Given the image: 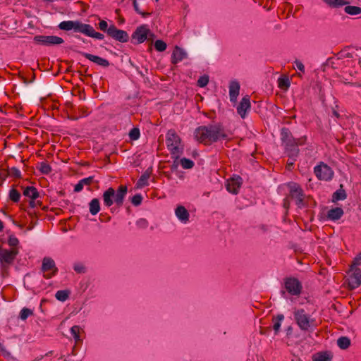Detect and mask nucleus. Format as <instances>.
Instances as JSON below:
<instances>
[{"instance_id": "f03ea898", "label": "nucleus", "mask_w": 361, "mask_h": 361, "mask_svg": "<svg viewBox=\"0 0 361 361\" xmlns=\"http://www.w3.org/2000/svg\"><path fill=\"white\" fill-rule=\"evenodd\" d=\"M127 192L128 188L124 185H121L116 190L111 187L109 188L102 195L104 206L110 207L115 204L118 207H122Z\"/></svg>"}, {"instance_id": "a19ab883", "label": "nucleus", "mask_w": 361, "mask_h": 361, "mask_svg": "<svg viewBox=\"0 0 361 361\" xmlns=\"http://www.w3.org/2000/svg\"><path fill=\"white\" fill-rule=\"evenodd\" d=\"M33 314V311L29 308L23 307L20 312L19 317L22 320H25L28 317Z\"/></svg>"}, {"instance_id": "7ed1b4c3", "label": "nucleus", "mask_w": 361, "mask_h": 361, "mask_svg": "<svg viewBox=\"0 0 361 361\" xmlns=\"http://www.w3.org/2000/svg\"><path fill=\"white\" fill-rule=\"evenodd\" d=\"M293 316L300 330L304 331H313L316 329V320L312 318L304 309L295 310Z\"/></svg>"}, {"instance_id": "c756f323", "label": "nucleus", "mask_w": 361, "mask_h": 361, "mask_svg": "<svg viewBox=\"0 0 361 361\" xmlns=\"http://www.w3.org/2000/svg\"><path fill=\"white\" fill-rule=\"evenodd\" d=\"M337 345L341 349L345 350L350 345V340L348 337L341 336L337 340Z\"/></svg>"}, {"instance_id": "c9c22d12", "label": "nucleus", "mask_w": 361, "mask_h": 361, "mask_svg": "<svg viewBox=\"0 0 361 361\" xmlns=\"http://www.w3.org/2000/svg\"><path fill=\"white\" fill-rule=\"evenodd\" d=\"M324 1L332 8H338L346 4L344 0H324Z\"/></svg>"}, {"instance_id": "13d9d810", "label": "nucleus", "mask_w": 361, "mask_h": 361, "mask_svg": "<svg viewBox=\"0 0 361 361\" xmlns=\"http://www.w3.org/2000/svg\"><path fill=\"white\" fill-rule=\"evenodd\" d=\"M39 204V202H36L35 200L31 199V200L30 201V206L32 208L35 207Z\"/></svg>"}, {"instance_id": "ddd939ff", "label": "nucleus", "mask_w": 361, "mask_h": 361, "mask_svg": "<svg viewBox=\"0 0 361 361\" xmlns=\"http://www.w3.org/2000/svg\"><path fill=\"white\" fill-rule=\"evenodd\" d=\"M290 196L292 197V198H293L295 200L296 204L299 207H303L304 206V201H303L304 194H303L302 190L300 188V187L296 183H293L290 186Z\"/></svg>"}, {"instance_id": "20e7f679", "label": "nucleus", "mask_w": 361, "mask_h": 361, "mask_svg": "<svg viewBox=\"0 0 361 361\" xmlns=\"http://www.w3.org/2000/svg\"><path fill=\"white\" fill-rule=\"evenodd\" d=\"M166 142L172 157L178 159L183 152L181 140L174 130H169L166 133Z\"/></svg>"}, {"instance_id": "9d476101", "label": "nucleus", "mask_w": 361, "mask_h": 361, "mask_svg": "<svg viewBox=\"0 0 361 361\" xmlns=\"http://www.w3.org/2000/svg\"><path fill=\"white\" fill-rule=\"evenodd\" d=\"M149 34H150V30L147 25L139 26L132 35V42L133 44H141L146 40Z\"/></svg>"}, {"instance_id": "cd10ccee", "label": "nucleus", "mask_w": 361, "mask_h": 361, "mask_svg": "<svg viewBox=\"0 0 361 361\" xmlns=\"http://www.w3.org/2000/svg\"><path fill=\"white\" fill-rule=\"evenodd\" d=\"M23 195L32 200H36L39 196L37 190L32 186H28L25 188L23 191Z\"/></svg>"}, {"instance_id": "6e6552de", "label": "nucleus", "mask_w": 361, "mask_h": 361, "mask_svg": "<svg viewBox=\"0 0 361 361\" xmlns=\"http://www.w3.org/2000/svg\"><path fill=\"white\" fill-rule=\"evenodd\" d=\"M316 176L319 180H330L334 176V171L327 164L322 163L314 169Z\"/></svg>"}, {"instance_id": "6e6d98bb", "label": "nucleus", "mask_w": 361, "mask_h": 361, "mask_svg": "<svg viewBox=\"0 0 361 361\" xmlns=\"http://www.w3.org/2000/svg\"><path fill=\"white\" fill-rule=\"evenodd\" d=\"M294 63L297 69H298L302 73L305 72V66L300 61L296 60Z\"/></svg>"}, {"instance_id": "052dcab7", "label": "nucleus", "mask_w": 361, "mask_h": 361, "mask_svg": "<svg viewBox=\"0 0 361 361\" xmlns=\"http://www.w3.org/2000/svg\"><path fill=\"white\" fill-rule=\"evenodd\" d=\"M333 114H334V115L335 116H336V117H338V116H339V115H338V114L336 111H333Z\"/></svg>"}, {"instance_id": "b1692460", "label": "nucleus", "mask_w": 361, "mask_h": 361, "mask_svg": "<svg viewBox=\"0 0 361 361\" xmlns=\"http://www.w3.org/2000/svg\"><path fill=\"white\" fill-rule=\"evenodd\" d=\"M281 140L282 141L283 145L288 144L290 145L291 142L296 140L293 137L290 130L286 128H283L281 131Z\"/></svg>"}, {"instance_id": "680f3d73", "label": "nucleus", "mask_w": 361, "mask_h": 361, "mask_svg": "<svg viewBox=\"0 0 361 361\" xmlns=\"http://www.w3.org/2000/svg\"><path fill=\"white\" fill-rule=\"evenodd\" d=\"M6 176V175L0 174V178H2L3 180L5 179Z\"/></svg>"}, {"instance_id": "c85d7f7f", "label": "nucleus", "mask_w": 361, "mask_h": 361, "mask_svg": "<svg viewBox=\"0 0 361 361\" xmlns=\"http://www.w3.org/2000/svg\"><path fill=\"white\" fill-rule=\"evenodd\" d=\"M283 319L284 316L282 314H279L276 317L273 318V329L274 330L275 334H277L279 332L281 323Z\"/></svg>"}, {"instance_id": "4be33fe9", "label": "nucleus", "mask_w": 361, "mask_h": 361, "mask_svg": "<svg viewBox=\"0 0 361 361\" xmlns=\"http://www.w3.org/2000/svg\"><path fill=\"white\" fill-rule=\"evenodd\" d=\"M344 212L343 209L340 207H335L328 211L327 218L332 221L340 219L343 215Z\"/></svg>"}, {"instance_id": "79ce46f5", "label": "nucleus", "mask_w": 361, "mask_h": 361, "mask_svg": "<svg viewBox=\"0 0 361 361\" xmlns=\"http://www.w3.org/2000/svg\"><path fill=\"white\" fill-rule=\"evenodd\" d=\"M166 44L161 39H158L154 42V47L158 51H164L166 49Z\"/></svg>"}, {"instance_id": "f3484780", "label": "nucleus", "mask_w": 361, "mask_h": 361, "mask_svg": "<svg viewBox=\"0 0 361 361\" xmlns=\"http://www.w3.org/2000/svg\"><path fill=\"white\" fill-rule=\"evenodd\" d=\"M303 142H302V139H298L293 142H290V145L288 144L284 145L286 152L287 153L288 157H297L299 154L298 145H302Z\"/></svg>"}, {"instance_id": "9b49d317", "label": "nucleus", "mask_w": 361, "mask_h": 361, "mask_svg": "<svg viewBox=\"0 0 361 361\" xmlns=\"http://www.w3.org/2000/svg\"><path fill=\"white\" fill-rule=\"evenodd\" d=\"M351 274L348 279V287L353 290L358 288L361 285V269L357 267H350Z\"/></svg>"}, {"instance_id": "e2e57ef3", "label": "nucleus", "mask_w": 361, "mask_h": 361, "mask_svg": "<svg viewBox=\"0 0 361 361\" xmlns=\"http://www.w3.org/2000/svg\"><path fill=\"white\" fill-rule=\"evenodd\" d=\"M41 358H42V357H40V358H38V357H37V358L35 359L33 361H38V360H39Z\"/></svg>"}, {"instance_id": "1a4fd4ad", "label": "nucleus", "mask_w": 361, "mask_h": 361, "mask_svg": "<svg viewBox=\"0 0 361 361\" xmlns=\"http://www.w3.org/2000/svg\"><path fill=\"white\" fill-rule=\"evenodd\" d=\"M18 252V250L3 249L0 255V262L1 268L5 269L13 264Z\"/></svg>"}, {"instance_id": "393cba45", "label": "nucleus", "mask_w": 361, "mask_h": 361, "mask_svg": "<svg viewBox=\"0 0 361 361\" xmlns=\"http://www.w3.org/2000/svg\"><path fill=\"white\" fill-rule=\"evenodd\" d=\"M333 355L329 351L319 352L312 356V361H331Z\"/></svg>"}, {"instance_id": "ea45409f", "label": "nucleus", "mask_w": 361, "mask_h": 361, "mask_svg": "<svg viewBox=\"0 0 361 361\" xmlns=\"http://www.w3.org/2000/svg\"><path fill=\"white\" fill-rule=\"evenodd\" d=\"M9 198L14 202H18L20 198V193L16 189L12 188L9 191Z\"/></svg>"}, {"instance_id": "aec40b11", "label": "nucleus", "mask_w": 361, "mask_h": 361, "mask_svg": "<svg viewBox=\"0 0 361 361\" xmlns=\"http://www.w3.org/2000/svg\"><path fill=\"white\" fill-rule=\"evenodd\" d=\"M175 215L183 224H185L189 221L190 214L186 208L182 205H178L175 209Z\"/></svg>"}, {"instance_id": "37998d69", "label": "nucleus", "mask_w": 361, "mask_h": 361, "mask_svg": "<svg viewBox=\"0 0 361 361\" xmlns=\"http://www.w3.org/2000/svg\"><path fill=\"white\" fill-rule=\"evenodd\" d=\"M140 130L137 128H133L129 133V137L132 140H136L140 137Z\"/></svg>"}, {"instance_id": "bf43d9fd", "label": "nucleus", "mask_w": 361, "mask_h": 361, "mask_svg": "<svg viewBox=\"0 0 361 361\" xmlns=\"http://www.w3.org/2000/svg\"><path fill=\"white\" fill-rule=\"evenodd\" d=\"M4 224L3 222L0 220V232L4 230Z\"/></svg>"}, {"instance_id": "58836bf2", "label": "nucleus", "mask_w": 361, "mask_h": 361, "mask_svg": "<svg viewBox=\"0 0 361 361\" xmlns=\"http://www.w3.org/2000/svg\"><path fill=\"white\" fill-rule=\"evenodd\" d=\"M71 334L72 336L74 338L75 342H78L80 341V326L78 325H75L71 329Z\"/></svg>"}, {"instance_id": "a211bd4d", "label": "nucleus", "mask_w": 361, "mask_h": 361, "mask_svg": "<svg viewBox=\"0 0 361 361\" xmlns=\"http://www.w3.org/2000/svg\"><path fill=\"white\" fill-rule=\"evenodd\" d=\"M83 56H85L88 60L94 62V63L102 66V67H108L109 66V62L108 60L103 59L100 56H95L91 54L85 53V52H79Z\"/></svg>"}, {"instance_id": "2f4dec72", "label": "nucleus", "mask_w": 361, "mask_h": 361, "mask_svg": "<svg viewBox=\"0 0 361 361\" xmlns=\"http://www.w3.org/2000/svg\"><path fill=\"white\" fill-rule=\"evenodd\" d=\"M149 178V175L147 173H144L138 179L136 187L137 188H142L148 185V179Z\"/></svg>"}, {"instance_id": "39448f33", "label": "nucleus", "mask_w": 361, "mask_h": 361, "mask_svg": "<svg viewBox=\"0 0 361 361\" xmlns=\"http://www.w3.org/2000/svg\"><path fill=\"white\" fill-rule=\"evenodd\" d=\"M284 288L281 290V294L283 298H288V294L293 296H298L302 291V284L298 279L293 277H288L284 279Z\"/></svg>"}, {"instance_id": "f8f14e48", "label": "nucleus", "mask_w": 361, "mask_h": 361, "mask_svg": "<svg viewBox=\"0 0 361 361\" xmlns=\"http://www.w3.org/2000/svg\"><path fill=\"white\" fill-rule=\"evenodd\" d=\"M109 36L114 39L124 43L129 40V35L125 30L118 29L115 25H110V30H109Z\"/></svg>"}, {"instance_id": "2eb2a0df", "label": "nucleus", "mask_w": 361, "mask_h": 361, "mask_svg": "<svg viewBox=\"0 0 361 361\" xmlns=\"http://www.w3.org/2000/svg\"><path fill=\"white\" fill-rule=\"evenodd\" d=\"M251 104L250 97L246 95L243 97L237 106V112L242 118H245L247 114L250 111Z\"/></svg>"}, {"instance_id": "4468645a", "label": "nucleus", "mask_w": 361, "mask_h": 361, "mask_svg": "<svg viewBox=\"0 0 361 361\" xmlns=\"http://www.w3.org/2000/svg\"><path fill=\"white\" fill-rule=\"evenodd\" d=\"M41 270L43 272L52 271L53 273L51 274L44 275V277L47 279H50L53 275H55L57 273L58 268L56 267L55 262L52 258L49 257H45L42 259Z\"/></svg>"}, {"instance_id": "6ab92c4d", "label": "nucleus", "mask_w": 361, "mask_h": 361, "mask_svg": "<svg viewBox=\"0 0 361 361\" xmlns=\"http://www.w3.org/2000/svg\"><path fill=\"white\" fill-rule=\"evenodd\" d=\"M229 97L231 102H236L240 92V83L237 80H231L229 83Z\"/></svg>"}, {"instance_id": "a878e982", "label": "nucleus", "mask_w": 361, "mask_h": 361, "mask_svg": "<svg viewBox=\"0 0 361 361\" xmlns=\"http://www.w3.org/2000/svg\"><path fill=\"white\" fill-rule=\"evenodd\" d=\"M93 179V176H89L87 178L80 180L79 182L75 185L74 191L75 192H80L83 189L84 186L90 185L92 183Z\"/></svg>"}, {"instance_id": "423d86ee", "label": "nucleus", "mask_w": 361, "mask_h": 361, "mask_svg": "<svg viewBox=\"0 0 361 361\" xmlns=\"http://www.w3.org/2000/svg\"><path fill=\"white\" fill-rule=\"evenodd\" d=\"M87 24L82 23L79 20H66L62 21L59 25V28L61 30H73L75 32H80L84 35Z\"/></svg>"}, {"instance_id": "3c124183", "label": "nucleus", "mask_w": 361, "mask_h": 361, "mask_svg": "<svg viewBox=\"0 0 361 361\" xmlns=\"http://www.w3.org/2000/svg\"><path fill=\"white\" fill-rule=\"evenodd\" d=\"M136 225L140 228H145L148 226V222L145 219H140L139 220L137 221Z\"/></svg>"}, {"instance_id": "72a5a7b5", "label": "nucleus", "mask_w": 361, "mask_h": 361, "mask_svg": "<svg viewBox=\"0 0 361 361\" xmlns=\"http://www.w3.org/2000/svg\"><path fill=\"white\" fill-rule=\"evenodd\" d=\"M69 294L70 292L68 290H60L56 293L55 297L58 300L65 302L66 300H68Z\"/></svg>"}, {"instance_id": "bb28decb", "label": "nucleus", "mask_w": 361, "mask_h": 361, "mask_svg": "<svg viewBox=\"0 0 361 361\" xmlns=\"http://www.w3.org/2000/svg\"><path fill=\"white\" fill-rule=\"evenodd\" d=\"M100 203L97 198L92 199L89 203V210L92 215L97 214L100 211Z\"/></svg>"}, {"instance_id": "c03bdc74", "label": "nucleus", "mask_w": 361, "mask_h": 361, "mask_svg": "<svg viewBox=\"0 0 361 361\" xmlns=\"http://www.w3.org/2000/svg\"><path fill=\"white\" fill-rule=\"evenodd\" d=\"M8 175L15 178H20L21 172L18 168L12 167L8 169Z\"/></svg>"}, {"instance_id": "f257e3e1", "label": "nucleus", "mask_w": 361, "mask_h": 361, "mask_svg": "<svg viewBox=\"0 0 361 361\" xmlns=\"http://www.w3.org/2000/svg\"><path fill=\"white\" fill-rule=\"evenodd\" d=\"M194 136L197 142L206 145L221 140H228V135L219 123L197 128L195 130Z\"/></svg>"}, {"instance_id": "4c0bfd02", "label": "nucleus", "mask_w": 361, "mask_h": 361, "mask_svg": "<svg viewBox=\"0 0 361 361\" xmlns=\"http://www.w3.org/2000/svg\"><path fill=\"white\" fill-rule=\"evenodd\" d=\"M180 164L185 169H190L194 166V162L191 159L187 158L180 159Z\"/></svg>"}, {"instance_id": "603ef678", "label": "nucleus", "mask_w": 361, "mask_h": 361, "mask_svg": "<svg viewBox=\"0 0 361 361\" xmlns=\"http://www.w3.org/2000/svg\"><path fill=\"white\" fill-rule=\"evenodd\" d=\"M361 264V252L359 253L353 259L351 267H357Z\"/></svg>"}, {"instance_id": "864d4df0", "label": "nucleus", "mask_w": 361, "mask_h": 361, "mask_svg": "<svg viewBox=\"0 0 361 361\" xmlns=\"http://www.w3.org/2000/svg\"><path fill=\"white\" fill-rule=\"evenodd\" d=\"M18 239L14 236H10L8 238V245L12 247H15L18 244Z\"/></svg>"}, {"instance_id": "09e8293b", "label": "nucleus", "mask_w": 361, "mask_h": 361, "mask_svg": "<svg viewBox=\"0 0 361 361\" xmlns=\"http://www.w3.org/2000/svg\"><path fill=\"white\" fill-rule=\"evenodd\" d=\"M133 1V5L134 7L135 11L140 15L142 16L143 17H147L149 15L148 13L142 12L138 6L137 0H131Z\"/></svg>"}, {"instance_id": "f704fd0d", "label": "nucleus", "mask_w": 361, "mask_h": 361, "mask_svg": "<svg viewBox=\"0 0 361 361\" xmlns=\"http://www.w3.org/2000/svg\"><path fill=\"white\" fill-rule=\"evenodd\" d=\"M332 197L334 202L343 200L346 198V193L344 190L339 189L337 190L335 192H334Z\"/></svg>"}, {"instance_id": "473e14b6", "label": "nucleus", "mask_w": 361, "mask_h": 361, "mask_svg": "<svg viewBox=\"0 0 361 361\" xmlns=\"http://www.w3.org/2000/svg\"><path fill=\"white\" fill-rule=\"evenodd\" d=\"M344 11L346 13L355 16L361 13V8L356 6H346L344 8Z\"/></svg>"}, {"instance_id": "5701e85b", "label": "nucleus", "mask_w": 361, "mask_h": 361, "mask_svg": "<svg viewBox=\"0 0 361 361\" xmlns=\"http://www.w3.org/2000/svg\"><path fill=\"white\" fill-rule=\"evenodd\" d=\"M84 35L97 39H103L104 38L103 34L96 32L94 27L90 24H87Z\"/></svg>"}, {"instance_id": "e433bc0d", "label": "nucleus", "mask_w": 361, "mask_h": 361, "mask_svg": "<svg viewBox=\"0 0 361 361\" xmlns=\"http://www.w3.org/2000/svg\"><path fill=\"white\" fill-rule=\"evenodd\" d=\"M37 168L39 171L43 174H49L51 171L50 165L44 161L39 163Z\"/></svg>"}, {"instance_id": "4d7b16f0", "label": "nucleus", "mask_w": 361, "mask_h": 361, "mask_svg": "<svg viewBox=\"0 0 361 361\" xmlns=\"http://www.w3.org/2000/svg\"><path fill=\"white\" fill-rule=\"evenodd\" d=\"M296 158L297 157H289L288 160V168L290 169V167L291 166H293L294 164V162L296 160Z\"/></svg>"}, {"instance_id": "0e129e2a", "label": "nucleus", "mask_w": 361, "mask_h": 361, "mask_svg": "<svg viewBox=\"0 0 361 361\" xmlns=\"http://www.w3.org/2000/svg\"><path fill=\"white\" fill-rule=\"evenodd\" d=\"M156 1H158L159 0H155Z\"/></svg>"}, {"instance_id": "0eeeda50", "label": "nucleus", "mask_w": 361, "mask_h": 361, "mask_svg": "<svg viewBox=\"0 0 361 361\" xmlns=\"http://www.w3.org/2000/svg\"><path fill=\"white\" fill-rule=\"evenodd\" d=\"M34 41L44 46L59 45L64 42L61 37L54 35H36Z\"/></svg>"}, {"instance_id": "49530a36", "label": "nucleus", "mask_w": 361, "mask_h": 361, "mask_svg": "<svg viewBox=\"0 0 361 361\" xmlns=\"http://www.w3.org/2000/svg\"><path fill=\"white\" fill-rule=\"evenodd\" d=\"M99 28L103 31L106 32L107 35H109V30H110V25L109 26L106 21L102 20L99 23Z\"/></svg>"}, {"instance_id": "7c9ffc66", "label": "nucleus", "mask_w": 361, "mask_h": 361, "mask_svg": "<svg viewBox=\"0 0 361 361\" xmlns=\"http://www.w3.org/2000/svg\"><path fill=\"white\" fill-rule=\"evenodd\" d=\"M278 85L281 89L286 90L290 85V80L286 76L280 77L278 79Z\"/></svg>"}, {"instance_id": "a18cd8bd", "label": "nucleus", "mask_w": 361, "mask_h": 361, "mask_svg": "<svg viewBox=\"0 0 361 361\" xmlns=\"http://www.w3.org/2000/svg\"><path fill=\"white\" fill-rule=\"evenodd\" d=\"M209 82V76L204 75L199 78L197 80V85L200 87H205Z\"/></svg>"}, {"instance_id": "5fc2aeb1", "label": "nucleus", "mask_w": 361, "mask_h": 361, "mask_svg": "<svg viewBox=\"0 0 361 361\" xmlns=\"http://www.w3.org/2000/svg\"><path fill=\"white\" fill-rule=\"evenodd\" d=\"M0 351L4 357H10L11 355L6 348L1 343H0Z\"/></svg>"}, {"instance_id": "8fccbe9b", "label": "nucleus", "mask_w": 361, "mask_h": 361, "mask_svg": "<svg viewBox=\"0 0 361 361\" xmlns=\"http://www.w3.org/2000/svg\"><path fill=\"white\" fill-rule=\"evenodd\" d=\"M73 269L78 274H82L85 272V267L81 263H76L73 265Z\"/></svg>"}, {"instance_id": "dca6fc26", "label": "nucleus", "mask_w": 361, "mask_h": 361, "mask_svg": "<svg viewBox=\"0 0 361 361\" xmlns=\"http://www.w3.org/2000/svg\"><path fill=\"white\" fill-rule=\"evenodd\" d=\"M242 185V178L239 176H235L228 180L226 185L227 190L232 194H237Z\"/></svg>"}, {"instance_id": "de8ad7c7", "label": "nucleus", "mask_w": 361, "mask_h": 361, "mask_svg": "<svg viewBox=\"0 0 361 361\" xmlns=\"http://www.w3.org/2000/svg\"><path fill=\"white\" fill-rule=\"evenodd\" d=\"M142 201V196L140 194H136L131 198V202L134 206H139Z\"/></svg>"}, {"instance_id": "412c9836", "label": "nucleus", "mask_w": 361, "mask_h": 361, "mask_svg": "<svg viewBox=\"0 0 361 361\" xmlns=\"http://www.w3.org/2000/svg\"><path fill=\"white\" fill-rule=\"evenodd\" d=\"M186 57L187 53L185 51L176 46L171 55V62L173 64H176L178 62L183 61Z\"/></svg>"}]
</instances>
